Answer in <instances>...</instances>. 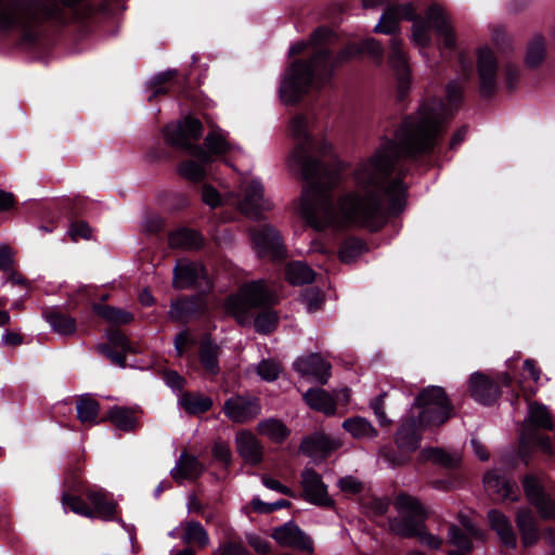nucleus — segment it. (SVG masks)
Returning a JSON list of instances; mask_svg holds the SVG:
<instances>
[{
	"label": "nucleus",
	"instance_id": "nucleus-1",
	"mask_svg": "<svg viewBox=\"0 0 555 555\" xmlns=\"http://www.w3.org/2000/svg\"><path fill=\"white\" fill-rule=\"evenodd\" d=\"M463 86L451 81L447 86V103L433 99L420 107L415 116L404 120L396 142H385L367 158L358 163L352 172L354 189L333 202L331 190L340 182L345 165L325 164L312 152L325 155L328 142H317L309 133L311 120L298 114L289 121V131L297 145L289 156V165L297 168L308 186L300 197L299 211L313 228L361 227L370 231L380 229L388 216L399 215L406 205V186L401 175L390 180L395 162L403 156L427 154L434 150L444 122L450 119L462 100Z\"/></svg>",
	"mask_w": 555,
	"mask_h": 555
},
{
	"label": "nucleus",
	"instance_id": "nucleus-2",
	"mask_svg": "<svg viewBox=\"0 0 555 555\" xmlns=\"http://www.w3.org/2000/svg\"><path fill=\"white\" fill-rule=\"evenodd\" d=\"M333 61L330 53L318 48L309 63L296 61L285 73L280 87V95L284 103L294 104L311 88L313 80L323 85L332 75Z\"/></svg>",
	"mask_w": 555,
	"mask_h": 555
},
{
	"label": "nucleus",
	"instance_id": "nucleus-3",
	"mask_svg": "<svg viewBox=\"0 0 555 555\" xmlns=\"http://www.w3.org/2000/svg\"><path fill=\"white\" fill-rule=\"evenodd\" d=\"M427 22L416 20L412 27V40L418 47H426L430 42L429 25H433L442 44L447 49L455 47V35L450 17L438 4H431L426 12Z\"/></svg>",
	"mask_w": 555,
	"mask_h": 555
},
{
	"label": "nucleus",
	"instance_id": "nucleus-4",
	"mask_svg": "<svg viewBox=\"0 0 555 555\" xmlns=\"http://www.w3.org/2000/svg\"><path fill=\"white\" fill-rule=\"evenodd\" d=\"M421 411L418 423L422 426H440L453 415V405L443 388L429 386L421 391L415 400Z\"/></svg>",
	"mask_w": 555,
	"mask_h": 555
},
{
	"label": "nucleus",
	"instance_id": "nucleus-5",
	"mask_svg": "<svg viewBox=\"0 0 555 555\" xmlns=\"http://www.w3.org/2000/svg\"><path fill=\"white\" fill-rule=\"evenodd\" d=\"M395 508L399 517L389 519V529L402 538H414L426 518V511L420 501L401 493L395 500Z\"/></svg>",
	"mask_w": 555,
	"mask_h": 555
},
{
	"label": "nucleus",
	"instance_id": "nucleus-6",
	"mask_svg": "<svg viewBox=\"0 0 555 555\" xmlns=\"http://www.w3.org/2000/svg\"><path fill=\"white\" fill-rule=\"evenodd\" d=\"M274 302L275 298L266 284L262 281H255L244 284L237 295L229 297L227 309L240 323H243L246 320L245 314L249 309Z\"/></svg>",
	"mask_w": 555,
	"mask_h": 555
},
{
	"label": "nucleus",
	"instance_id": "nucleus-7",
	"mask_svg": "<svg viewBox=\"0 0 555 555\" xmlns=\"http://www.w3.org/2000/svg\"><path fill=\"white\" fill-rule=\"evenodd\" d=\"M545 477L526 475L522 487L528 502L533 505L543 519H555V501L544 491Z\"/></svg>",
	"mask_w": 555,
	"mask_h": 555
},
{
	"label": "nucleus",
	"instance_id": "nucleus-8",
	"mask_svg": "<svg viewBox=\"0 0 555 555\" xmlns=\"http://www.w3.org/2000/svg\"><path fill=\"white\" fill-rule=\"evenodd\" d=\"M203 131V125L198 119L185 117L178 124H171L165 127V140L171 145L192 151L195 145L191 141L199 139Z\"/></svg>",
	"mask_w": 555,
	"mask_h": 555
},
{
	"label": "nucleus",
	"instance_id": "nucleus-9",
	"mask_svg": "<svg viewBox=\"0 0 555 555\" xmlns=\"http://www.w3.org/2000/svg\"><path fill=\"white\" fill-rule=\"evenodd\" d=\"M261 406L259 400L250 396H233L225 400L223 412L227 417L238 424L254 420L259 415Z\"/></svg>",
	"mask_w": 555,
	"mask_h": 555
},
{
	"label": "nucleus",
	"instance_id": "nucleus-10",
	"mask_svg": "<svg viewBox=\"0 0 555 555\" xmlns=\"http://www.w3.org/2000/svg\"><path fill=\"white\" fill-rule=\"evenodd\" d=\"M251 240L260 257L279 258L283 254L282 241L278 231L264 225L251 232Z\"/></svg>",
	"mask_w": 555,
	"mask_h": 555
},
{
	"label": "nucleus",
	"instance_id": "nucleus-11",
	"mask_svg": "<svg viewBox=\"0 0 555 555\" xmlns=\"http://www.w3.org/2000/svg\"><path fill=\"white\" fill-rule=\"evenodd\" d=\"M468 389L477 402L486 405L494 403L501 393L498 382L480 372L470 375Z\"/></svg>",
	"mask_w": 555,
	"mask_h": 555
},
{
	"label": "nucleus",
	"instance_id": "nucleus-12",
	"mask_svg": "<svg viewBox=\"0 0 555 555\" xmlns=\"http://www.w3.org/2000/svg\"><path fill=\"white\" fill-rule=\"evenodd\" d=\"M301 486L304 496L310 503L320 506H330L333 501L327 495L326 486L321 476L311 468H306L301 474Z\"/></svg>",
	"mask_w": 555,
	"mask_h": 555
},
{
	"label": "nucleus",
	"instance_id": "nucleus-13",
	"mask_svg": "<svg viewBox=\"0 0 555 555\" xmlns=\"http://www.w3.org/2000/svg\"><path fill=\"white\" fill-rule=\"evenodd\" d=\"M238 209L246 216L256 218L261 210L270 206L263 198V188L259 181L251 180L244 186V197L236 203Z\"/></svg>",
	"mask_w": 555,
	"mask_h": 555
},
{
	"label": "nucleus",
	"instance_id": "nucleus-14",
	"mask_svg": "<svg viewBox=\"0 0 555 555\" xmlns=\"http://www.w3.org/2000/svg\"><path fill=\"white\" fill-rule=\"evenodd\" d=\"M272 538L284 547L313 551L311 539L296 525L288 522L273 530Z\"/></svg>",
	"mask_w": 555,
	"mask_h": 555
},
{
	"label": "nucleus",
	"instance_id": "nucleus-15",
	"mask_svg": "<svg viewBox=\"0 0 555 555\" xmlns=\"http://www.w3.org/2000/svg\"><path fill=\"white\" fill-rule=\"evenodd\" d=\"M414 16L413 7L410 3L388 7L380 16L374 31L385 35H393L399 29L401 20H412Z\"/></svg>",
	"mask_w": 555,
	"mask_h": 555
},
{
	"label": "nucleus",
	"instance_id": "nucleus-16",
	"mask_svg": "<svg viewBox=\"0 0 555 555\" xmlns=\"http://www.w3.org/2000/svg\"><path fill=\"white\" fill-rule=\"evenodd\" d=\"M235 447L238 455L246 464L258 465L263 459V446L257 437L248 431L241 430L235 436Z\"/></svg>",
	"mask_w": 555,
	"mask_h": 555
},
{
	"label": "nucleus",
	"instance_id": "nucleus-17",
	"mask_svg": "<svg viewBox=\"0 0 555 555\" xmlns=\"http://www.w3.org/2000/svg\"><path fill=\"white\" fill-rule=\"evenodd\" d=\"M205 275V269L201 263L180 259L173 269L172 286L177 289H185L197 283L199 279H204Z\"/></svg>",
	"mask_w": 555,
	"mask_h": 555
},
{
	"label": "nucleus",
	"instance_id": "nucleus-18",
	"mask_svg": "<svg viewBox=\"0 0 555 555\" xmlns=\"http://www.w3.org/2000/svg\"><path fill=\"white\" fill-rule=\"evenodd\" d=\"M534 427L552 430L554 428V423L552 415L545 405L538 402H530L529 416L528 420L525 421L521 431L522 442L525 439L531 440V438H533V431H535Z\"/></svg>",
	"mask_w": 555,
	"mask_h": 555
},
{
	"label": "nucleus",
	"instance_id": "nucleus-19",
	"mask_svg": "<svg viewBox=\"0 0 555 555\" xmlns=\"http://www.w3.org/2000/svg\"><path fill=\"white\" fill-rule=\"evenodd\" d=\"M294 366L302 376H312L321 384L331 376V364L317 353L297 359Z\"/></svg>",
	"mask_w": 555,
	"mask_h": 555
},
{
	"label": "nucleus",
	"instance_id": "nucleus-20",
	"mask_svg": "<svg viewBox=\"0 0 555 555\" xmlns=\"http://www.w3.org/2000/svg\"><path fill=\"white\" fill-rule=\"evenodd\" d=\"M190 154L196 159L183 162L179 167V173L188 180L201 181L206 177V165L211 162L209 154L199 145H195Z\"/></svg>",
	"mask_w": 555,
	"mask_h": 555
},
{
	"label": "nucleus",
	"instance_id": "nucleus-21",
	"mask_svg": "<svg viewBox=\"0 0 555 555\" xmlns=\"http://www.w3.org/2000/svg\"><path fill=\"white\" fill-rule=\"evenodd\" d=\"M478 73L480 77L481 91L490 94L495 87L496 60L491 50L483 48L478 53Z\"/></svg>",
	"mask_w": 555,
	"mask_h": 555
},
{
	"label": "nucleus",
	"instance_id": "nucleus-22",
	"mask_svg": "<svg viewBox=\"0 0 555 555\" xmlns=\"http://www.w3.org/2000/svg\"><path fill=\"white\" fill-rule=\"evenodd\" d=\"M204 310L205 302L202 297H185L172 301L168 313L171 320L185 323Z\"/></svg>",
	"mask_w": 555,
	"mask_h": 555
},
{
	"label": "nucleus",
	"instance_id": "nucleus-23",
	"mask_svg": "<svg viewBox=\"0 0 555 555\" xmlns=\"http://www.w3.org/2000/svg\"><path fill=\"white\" fill-rule=\"evenodd\" d=\"M204 470V464L196 456L184 451L180 454L175 467L171 469V477L178 482L185 479L195 480Z\"/></svg>",
	"mask_w": 555,
	"mask_h": 555
},
{
	"label": "nucleus",
	"instance_id": "nucleus-24",
	"mask_svg": "<svg viewBox=\"0 0 555 555\" xmlns=\"http://www.w3.org/2000/svg\"><path fill=\"white\" fill-rule=\"evenodd\" d=\"M86 496L92 505V518L98 517L103 520L114 519L116 504L106 492L96 489H87Z\"/></svg>",
	"mask_w": 555,
	"mask_h": 555
},
{
	"label": "nucleus",
	"instance_id": "nucleus-25",
	"mask_svg": "<svg viewBox=\"0 0 555 555\" xmlns=\"http://www.w3.org/2000/svg\"><path fill=\"white\" fill-rule=\"evenodd\" d=\"M516 525L525 547L534 545L539 540L537 520L529 508H520L516 515Z\"/></svg>",
	"mask_w": 555,
	"mask_h": 555
},
{
	"label": "nucleus",
	"instance_id": "nucleus-26",
	"mask_svg": "<svg viewBox=\"0 0 555 555\" xmlns=\"http://www.w3.org/2000/svg\"><path fill=\"white\" fill-rule=\"evenodd\" d=\"M490 527L496 532L501 542L511 548L517 545L516 534L512 528L508 518L498 509H491L488 513Z\"/></svg>",
	"mask_w": 555,
	"mask_h": 555
},
{
	"label": "nucleus",
	"instance_id": "nucleus-27",
	"mask_svg": "<svg viewBox=\"0 0 555 555\" xmlns=\"http://www.w3.org/2000/svg\"><path fill=\"white\" fill-rule=\"evenodd\" d=\"M339 442L325 435H314L302 440L300 451L311 457L325 456L336 450Z\"/></svg>",
	"mask_w": 555,
	"mask_h": 555
},
{
	"label": "nucleus",
	"instance_id": "nucleus-28",
	"mask_svg": "<svg viewBox=\"0 0 555 555\" xmlns=\"http://www.w3.org/2000/svg\"><path fill=\"white\" fill-rule=\"evenodd\" d=\"M485 487L489 494L496 495L501 500H516V485L494 472L488 473L483 478Z\"/></svg>",
	"mask_w": 555,
	"mask_h": 555
},
{
	"label": "nucleus",
	"instance_id": "nucleus-29",
	"mask_svg": "<svg viewBox=\"0 0 555 555\" xmlns=\"http://www.w3.org/2000/svg\"><path fill=\"white\" fill-rule=\"evenodd\" d=\"M421 436L416 430V422L413 418L406 420L398 429L396 443L403 453H411L420 446Z\"/></svg>",
	"mask_w": 555,
	"mask_h": 555
},
{
	"label": "nucleus",
	"instance_id": "nucleus-30",
	"mask_svg": "<svg viewBox=\"0 0 555 555\" xmlns=\"http://www.w3.org/2000/svg\"><path fill=\"white\" fill-rule=\"evenodd\" d=\"M106 420L122 431H133L138 427L134 410L126 406H113L108 410Z\"/></svg>",
	"mask_w": 555,
	"mask_h": 555
},
{
	"label": "nucleus",
	"instance_id": "nucleus-31",
	"mask_svg": "<svg viewBox=\"0 0 555 555\" xmlns=\"http://www.w3.org/2000/svg\"><path fill=\"white\" fill-rule=\"evenodd\" d=\"M304 399L306 403L313 410L332 415L336 412V403L333 397L323 389H309Z\"/></svg>",
	"mask_w": 555,
	"mask_h": 555
},
{
	"label": "nucleus",
	"instance_id": "nucleus-32",
	"mask_svg": "<svg viewBox=\"0 0 555 555\" xmlns=\"http://www.w3.org/2000/svg\"><path fill=\"white\" fill-rule=\"evenodd\" d=\"M343 428L356 439H374L378 435L372 423L361 416L345 420Z\"/></svg>",
	"mask_w": 555,
	"mask_h": 555
},
{
	"label": "nucleus",
	"instance_id": "nucleus-33",
	"mask_svg": "<svg viewBox=\"0 0 555 555\" xmlns=\"http://www.w3.org/2000/svg\"><path fill=\"white\" fill-rule=\"evenodd\" d=\"M182 541L189 545H196L204 548L209 544V537L206 529L194 520L185 521L183 525Z\"/></svg>",
	"mask_w": 555,
	"mask_h": 555
},
{
	"label": "nucleus",
	"instance_id": "nucleus-34",
	"mask_svg": "<svg viewBox=\"0 0 555 555\" xmlns=\"http://www.w3.org/2000/svg\"><path fill=\"white\" fill-rule=\"evenodd\" d=\"M169 245L172 248L197 249L203 246V238L194 230L180 229L169 235Z\"/></svg>",
	"mask_w": 555,
	"mask_h": 555
},
{
	"label": "nucleus",
	"instance_id": "nucleus-35",
	"mask_svg": "<svg viewBox=\"0 0 555 555\" xmlns=\"http://www.w3.org/2000/svg\"><path fill=\"white\" fill-rule=\"evenodd\" d=\"M219 351V347L208 339L203 340L201 344L199 361L204 370L210 375H217L220 371Z\"/></svg>",
	"mask_w": 555,
	"mask_h": 555
},
{
	"label": "nucleus",
	"instance_id": "nucleus-36",
	"mask_svg": "<svg viewBox=\"0 0 555 555\" xmlns=\"http://www.w3.org/2000/svg\"><path fill=\"white\" fill-rule=\"evenodd\" d=\"M389 64L391 65L400 80H404L408 77L409 66L405 53L402 50L401 40L397 37H392L390 39Z\"/></svg>",
	"mask_w": 555,
	"mask_h": 555
},
{
	"label": "nucleus",
	"instance_id": "nucleus-37",
	"mask_svg": "<svg viewBox=\"0 0 555 555\" xmlns=\"http://www.w3.org/2000/svg\"><path fill=\"white\" fill-rule=\"evenodd\" d=\"M44 319L52 330L60 335H72L76 331L75 319L57 310H49L44 312Z\"/></svg>",
	"mask_w": 555,
	"mask_h": 555
},
{
	"label": "nucleus",
	"instance_id": "nucleus-38",
	"mask_svg": "<svg viewBox=\"0 0 555 555\" xmlns=\"http://www.w3.org/2000/svg\"><path fill=\"white\" fill-rule=\"evenodd\" d=\"M257 430L260 435L268 437L276 443L283 442L289 435L288 428L281 421L275 418L264 420L258 423Z\"/></svg>",
	"mask_w": 555,
	"mask_h": 555
},
{
	"label": "nucleus",
	"instance_id": "nucleus-39",
	"mask_svg": "<svg viewBox=\"0 0 555 555\" xmlns=\"http://www.w3.org/2000/svg\"><path fill=\"white\" fill-rule=\"evenodd\" d=\"M180 404L190 414H201L212 406V400L201 393L185 392L180 398Z\"/></svg>",
	"mask_w": 555,
	"mask_h": 555
},
{
	"label": "nucleus",
	"instance_id": "nucleus-40",
	"mask_svg": "<svg viewBox=\"0 0 555 555\" xmlns=\"http://www.w3.org/2000/svg\"><path fill=\"white\" fill-rule=\"evenodd\" d=\"M205 145L207 147V153L211 157V155H222L231 150V144L229 143L225 133L220 129H212L208 132L205 138Z\"/></svg>",
	"mask_w": 555,
	"mask_h": 555
},
{
	"label": "nucleus",
	"instance_id": "nucleus-41",
	"mask_svg": "<svg viewBox=\"0 0 555 555\" xmlns=\"http://www.w3.org/2000/svg\"><path fill=\"white\" fill-rule=\"evenodd\" d=\"M286 279L292 284H308L314 280V272L306 263L292 262L286 268Z\"/></svg>",
	"mask_w": 555,
	"mask_h": 555
},
{
	"label": "nucleus",
	"instance_id": "nucleus-42",
	"mask_svg": "<svg viewBox=\"0 0 555 555\" xmlns=\"http://www.w3.org/2000/svg\"><path fill=\"white\" fill-rule=\"evenodd\" d=\"M100 412V404L96 400L89 398V397H82L77 402V417L78 420L86 424H96L98 416Z\"/></svg>",
	"mask_w": 555,
	"mask_h": 555
},
{
	"label": "nucleus",
	"instance_id": "nucleus-43",
	"mask_svg": "<svg viewBox=\"0 0 555 555\" xmlns=\"http://www.w3.org/2000/svg\"><path fill=\"white\" fill-rule=\"evenodd\" d=\"M366 250L367 247L363 241L349 238L341 244L338 257L341 262L351 263L361 257Z\"/></svg>",
	"mask_w": 555,
	"mask_h": 555
},
{
	"label": "nucleus",
	"instance_id": "nucleus-44",
	"mask_svg": "<svg viewBox=\"0 0 555 555\" xmlns=\"http://www.w3.org/2000/svg\"><path fill=\"white\" fill-rule=\"evenodd\" d=\"M94 311L112 324H127L133 320V315L130 312L111 306L99 305L94 307Z\"/></svg>",
	"mask_w": 555,
	"mask_h": 555
},
{
	"label": "nucleus",
	"instance_id": "nucleus-45",
	"mask_svg": "<svg viewBox=\"0 0 555 555\" xmlns=\"http://www.w3.org/2000/svg\"><path fill=\"white\" fill-rule=\"evenodd\" d=\"M470 538L467 532H463L457 526L451 525L449 527L448 543L461 551L470 552L473 550Z\"/></svg>",
	"mask_w": 555,
	"mask_h": 555
},
{
	"label": "nucleus",
	"instance_id": "nucleus-46",
	"mask_svg": "<svg viewBox=\"0 0 555 555\" xmlns=\"http://www.w3.org/2000/svg\"><path fill=\"white\" fill-rule=\"evenodd\" d=\"M426 459L431 460L435 463L442 464L446 467H454L460 463V456L457 454H450L442 449H427L423 451Z\"/></svg>",
	"mask_w": 555,
	"mask_h": 555
},
{
	"label": "nucleus",
	"instance_id": "nucleus-47",
	"mask_svg": "<svg viewBox=\"0 0 555 555\" xmlns=\"http://www.w3.org/2000/svg\"><path fill=\"white\" fill-rule=\"evenodd\" d=\"M545 56V42L542 38H534L528 47L526 62L530 67L541 64Z\"/></svg>",
	"mask_w": 555,
	"mask_h": 555
},
{
	"label": "nucleus",
	"instance_id": "nucleus-48",
	"mask_svg": "<svg viewBox=\"0 0 555 555\" xmlns=\"http://www.w3.org/2000/svg\"><path fill=\"white\" fill-rule=\"evenodd\" d=\"M62 503L73 513L92 518L91 507L80 496L64 493L62 495Z\"/></svg>",
	"mask_w": 555,
	"mask_h": 555
},
{
	"label": "nucleus",
	"instance_id": "nucleus-49",
	"mask_svg": "<svg viewBox=\"0 0 555 555\" xmlns=\"http://www.w3.org/2000/svg\"><path fill=\"white\" fill-rule=\"evenodd\" d=\"M278 324V315L274 311L268 310L259 313L255 319V328L261 334L272 332Z\"/></svg>",
	"mask_w": 555,
	"mask_h": 555
},
{
	"label": "nucleus",
	"instance_id": "nucleus-50",
	"mask_svg": "<svg viewBox=\"0 0 555 555\" xmlns=\"http://www.w3.org/2000/svg\"><path fill=\"white\" fill-rule=\"evenodd\" d=\"M387 397V392H382L378 397L371 400L370 408L373 410L375 417L378 423L383 427H389L391 425V420L387 417L385 412V399Z\"/></svg>",
	"mask_w": 555,
	"mask_h": 555
},
{
	"label": "nucleus",
	"instance_id": "nucleus-51",
	"mask_svg": "<svg viewBox=\"0 0 555 555\" xmlns=\"http://www.w3.org/2000/svg\"><path fill=\"white\" fill-rule=\"evenodd\" d=\"M18 24L17 10L0 0V28L7 29Z\"/></svg>",
	"mask_w": 555,
	"mask_h": 555
},
{
	"label": "nucleus",
	"instance_id": "nucleus-52",
	"mask_svg": "<svg viewBox=\"0 0 555 555\" xmlns=\"http://www.w3.org/2000/svg\"><path fill=\"white\" fill-rule=\"evenodd\" d=\"M414 538H417L421 544L431 550H439L443 543V540L440 537L430 533L426 529L425 524L420 527Z\"/></svg>",
	"mask_w": 555,
	"mask_h": 555
},
{
	"label": "nucleus",
	"instance_id": "nucleus-53",
	"mask_svg": "<svg viewBox=\"0 0 555 555\" xmlns=\"http://www.w3.org/2000/svg\"><path fill=\"white\" fill-rule=\"evenodd\" d=\"M257 372L263 379L274 380L281 372V366L275 361L264 360L259 363Z\"/></svg>",
	"mask_w": 555,
	"mask_h": 555
},
{
	"label": "nucleus",
	"instance_id": "nucleus-54",
	"mask_svg": "<svg viewBox=\"0 0 555 555\" xmlns=\"http://www.w3.org/2000/svg\"><path fill=\"white\" fill-rule=\"evenodd\" d=\"M212 457L215 461L221 462L224 466H228L232 460V453L230 447L223 441H216L212 446Z\"/></svg>",
	"mask_w": 555,
	"mask_h": 555
},
{
	"label": "nucleus",
	"instance_id": "nucleus-55",
	"mask_svg": "<svg viewBox=\"0 0 555 555\" xmlns=\"http://www.w3.org/2000/svg\"><path fill=\"white\" fill-rule=\"evenodd\" d=\"M251 505L255 512L266 514L279 508L288 507L291 506V502L287 500H280L274 503H266L256 498L251 501Z\"/></svg>",
	"mask_w": 555,
	"mask_h": 555
},
{
	"label": "nucleus",
	"instance_id": "nucleus-56",
	"mask_svg": "<svg viewBox=\"0 0 555 555\" xmlns=\"http://www.w3.org/2000/svg\"><path fill=\"white\" fill-rule=\"evenodd\" d=\"M92 235L91 228L85 221L73 222L69 228V236L74 242L80 238L90 240Z\"/></svg>",
	"mask_w": 555,
	"mask_h": 555
},
{
	"label": "nucleus",
	"instance_id": "nucleus-57",
	"mask_svg": "<svg viewBox=\"0 0 555 555\" xmlns=\"http://www.w3.org/2000/svg\"><path fill=\"white\" fill-rule=\"evenodd\" d=\"M323 295L318 289H309L305 293L302 300L310 312L315 311L323 302Z\"/></svg>",
	"mask_w": 555,
	"mask_h": 555
},
{
	"label": "nucleus",
	"instance_id": "nucleus-58",
	"mask_svg": "<svg viewBox=\"0 0 555 555\" xmlns=\"http://www.w3.org/2000/svg\"><path fill=\"white\" fill-rule=\"evenodd\" d=\"M98 351L107 357L113 363L119 365L120 367L126 366V352L113 351L108 345H99Z\"/></svg>",
	"mask_w": 555,
	"mask_h": 555
},
{
	"label": "nucleus",
	"instance_id": "nucleus-59",
	"mask_svg": "<svg viewBox=\"0 0 555 555\" xmlns=\"http://www.w3.org/2000/svg\"><path fill=\"white\" fill-rule=\"evenodd\" d=\"M215 555H248V552L241 543L227 542L218 547Z\"/></svg>",
	"mask_w": 555,
	"mask_h": 555
},
{
	"label": "nucleus",
	"instance_id": "nucleus-60",
	"mask_svg": "<svg viewBox=\"0 0 555 555\" xmlns=\"http://www.w3.org/2000/svg\"><path fill=\"white\" fill-rule=\"evenodd\" d=\"M341 491L347 493H359L362 490V483L352 476H347L338 481Z\"/></svg>",
	"mask_w": 555,
	"mask_h": 555
},
{
	"label": "nucleus",
	"instance_id": "nucleus-61",
	"mask_svg": "<svg viewBox=\"0 0 555 555\" xmlns=\"http://www.w3.org/2000/svg\"><path fill=\"white\" fill-rule=\"evenodd\" d=\"M108 341L113 346L120 348L121 351H124V352L131 351L130 346L127 340V337L120 331H112L108 334Z\"/></svg>",
	"mask_w": 555,
	"mask_h": 555
},
{
	"label": "nucleus",
	"instance_id": "nucleus-62",
	"mask_svg": "<svg viewBox=\"0 0 555 555\" xmlns=\"http://www.w3.org/2000/svg\"><path fill=\"white\" fill-rule=\"evenodd\" d=\"M202 198L205 204L209 205L212 208L217 207L220 204L219 193L209 185L203 186Z\"/></svg>",
	"mask_w": 555,
	"mask_h": 555
},
{
	"label": "nucleus",
	"instance_id": "nucleus-63",
	"mask_svg": "<svg viewBox=\"0 0 555 555\" xmlns=\"http://www.w3.org/2000/svg\"><path fill=\"white\" fill-rule=\"evenodd\" d=\"M262 482L267 488H269L271 490L278 491V492L283 493L288 496H294L293 491L289 488L282 485L280 481L275 480V479H272L268 476H263Z\"/></svg>",
	"mask_w": 555,
	"mask_h": 555
},
{
	"label": "nucleus",
	"instance_id": "nucleus-64",
	"mask_svg": "<svg viewBox=\"0 0 555 555\" xmlns=\"http://www.w3.org/2000/svg\"><path fill=\"white\" fill-rule=\"evenodd\" d=\"M460 522L470 537L479 540L485 539V533L479 530L466 516H460Z\"/></svg>",
	"mask_w": 555,
	"mask_h": 555
}]
</instances>
